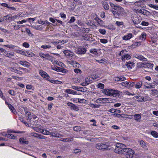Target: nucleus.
Masks as SVG:
<instances>
[{
    "label": "nucleus",
    "instance_id": "nucleus-1",
    "mask_svg": "<svg viewBox=\"0 0 158 158\" xmlns=\"http://www.w3.org/2000/svg\"><path fill=\"white\" fill-rule=\"evenodd\" d=\"M109 4L111 8L110 10L115 18H118L122 15L124 10L122 7L116 5L111 2H110Z\"/></svg>",
    "mask_w": 158,
    "mask_h": 158
},
{
    "label": "nucleus",
    "instance_id": "nucleus-2",
    "mask_svg": "<svg viewBox=\"0 0 158 158\" xmlns=\"http://www.w3.org/2000/svg\"><path fill=\"white\" fill-rule=\"evenodd\" d=\"M102 93L105 95L116 98H118L119 96V91L118 90L112 89H103Z\"/></svg>",
    "mask_w": 158,
    "mask_h": 158
},
{
    "label": "nucleus",
    "instance_id": "nucleus-3",
    "mask_svg": "<svg viewBox=\"0 0 158 158\" xmlns=\"http://www.w3.org/2000/svg\"><path fill=\"white\" fill-rule=\"evenodd\" d=\"M123 151V154L125 155L127 158H135L134 157V154L135 151L134 150L130 148H125Z\"/></svg>",
    "mask_w": 158,
    "mask_h": 158
},
{
    "label": "nucleus",
    "instance_id": "nucleus-4",
    "mask_svg": "<svg viewBox=\"0 0 158 158\" xmlns=\"http://www.w3.org/2000/svg\"><path fill=\"white\" fill-rule=\"evenodd\" d=\"M96 148L97 149L100 150H110V146L102 143L97 144L96 145Z\"/></svg>",
    "mask_w": 158,
    "mask_h": 158
},
{
    "label": "nucleus",
    "instance_id": "nucleus-5",
    "mask_svg": "<svg viewBox=\"0 0 158 158\" xmlns=\"http://www.w3.org/2000/svg\"><path fill=\"white\" fill-rule=\"evenodd\" d=\"M96 102L99 103H110L112 102L110 98H100L97 99Z\"/></svg>",
    "mask_w": 158,
    "mask_h": 158
},
{
    "label": "nucleus",
    "instance_id": "nucleus-6",
    "mask_svg": "<svg viewBox=\"0 0 158 158\" xmlns=\"http://www.w3.org/2000/svg\"><path fill=\"white\" fill-rule=\"evenodd\" d=\"M133 98L135 100L136 99H137V101L139 102H145L147 100V97H144L140 95L135 96Z\"/></svg>",
    "mask_w": 158,
    "mask_h": 158
},
{
    "label": "nucleus",
    "instance_id": "nucleus-7",
    "mask_svg": "<svg viewBox=\"0 0 158 158\" xmlns=\"http://www.w3.org/2000/svg\"><path fill=\"white\" fill-rule=\"evenodd\" d=\"M63 52L66 57L68 58H71L74 55V53L73 52L68 50H65L63 51Z\"/></svg>",
    "mask_w": 158,
    "mask_h": 158
},
{
    "label": "nucleus",
    "instance_id": "nucleus-8",
    "mask_svg": "<svg viewBox=\"0 0 158 158\" xmlns=\"http://www.w3.org/2000/svg\"><path fill=\"white\" fill-rule=\"evenodd\" d=\"M133 57L136 58L140 60L146 61L147 60V59L144 57L143 56L138 54H135L133 55Z\"/></svg>",
    "mask_w": 158,
    "mask_h": 158
},
{
    "label": "nucleus",
    "instance_id": "nucleus-9",
    "mask_svg": "<svg viewBox=\"0 0 158 158\" xmlns=\"http://www.w3.org/2000/svg\"><path fill=\"white\" fill-rule=\"evenodd\" d=\"M86 50L84 47H80L77 48V53L79 54H84L86 53Z\"/></svg>",
    "mask_w": 158,
    "mask_h": 158
},
{
    "label": "nucleus",
    "instance_id": "nucleus-10",
    "mask_svg": "<svg viewBox=\"0 0 158 158\" xmlns=\"http://www.w3.org/2000/svg\"><path fill=\"white\" fill-rule=\"evenodd\" d=\"M131 19L133 23L135 24H138L140 22V18L137 16H133V17L131 18Z\"/></svg>",
    "mask_w": 158,
    "mask_h": 158
},
{
    "label": "nucleus",
    "instance_id": "nucleus-11",
    "mask_svg": "<svg viewBox=\"0 0 158 158\" xmlns=\"http://www.w3.org/2000/svg\"><path fill=\"white\" fill-rule=\"evenodd\" d=\"M40 74L43 77L46 79H49L50 78L49 76L46 72L42 70H40L39 71Z\"/></svg>",
    "mask_w": 158,
    "mask_h": 158
},
{
    "label": "nucleus",
    "instance_id": "nucleus-12",
    "mask_svg": "<svg viewBox=\"0 0 158 158\" xmlns=\"http://www.w3.org/2000/svg\"><path fill=\"white\" fill-rule=\"evenodd\" d=\"M67 105L71 107V108L76 111L79 110L78 107L75 105L73 103L69 102L67 103Z\"/></svg>",
    "mask_w": 158,
    "mask_h": 158
},
{
    "label": "nucleus",
    "instance_id": "nucleus-13",
    "mask_svg": "<svg viewBox=\"0 0 158 158\" xmlns=\"http://www.w3.org/2000/svg\"><path fill=\"white\" fill-rule=\"evenodd\" d=\"M133 37V35L132 33H128L127 35H125L123 37V40H129Z\"/></svg>",
    "mask_w": 158,
    "mask_h": 158
},
{
    "label": "nucleus",
    "instance_id": "nucleus-14",
    "mask_svg": "<svg viewBox=\"0 0 158 158\" xmlns=\"http://www.w3.org/2000/svg\"><path fill=\"white\" fill-rule=\"evenodd\" d=\"M96 77L92 76L91 77H88L85 79V81L88 83V85L91 83L92 80H94L97 78Z\"/></svg>",
    "mask_w": 158,
    "mask_h": 158
},
{
    "label": "nucleus",
    "instance_id": "nucleus-15",
    "mask_svg": "<svg viewBox=\"0 0 158 158\" xmlns=\"http://www.w3.org/2000/svg\"><path fill=\"white\" fill-rule=\"evenodd\" d=\"M124 148H115L114 150V152L116 153H117L118 154H123L124 152L123 150H124Z\"/></svg>",
    "mask_w": 158,
    "mask_h": 158
},
{
    "label": "nucleus",
    "instance_id": "nucleus-16",
    "mask_svg": "<svg viewBox=\"0 0 158 158\" xmlns=\"http://www.w3.org/2000/svg\"><path fill=\"white\" fill-rule=\"evenodd\" d=\"M19 64L27 68H28L30 66L29 64V63L27 61L22 60L20 61L19 62Z\"/></svg>",
    "mask_w": 158,
    "mask_h": 158
},
{
    "label": "nucleus",
    "instance_id": "nucleus-17",
    "mask_svg": "<svg viewBox=\"0 0 158 158\" xmlns=\"http://www.w3.org/2000/svg\"><path fill=\"white\" fill-rule=\"evenodd\" d=\"M131 56L129 54L124 55L122 56L121 59L123 61H125L126 60H129L131 58Z\"/></svg>",
    "mask_w": 158,
    "mask_h": 158
},
{
    "label": "nucleus",
    "instance_id": "nucleus-18",
    "mask_svg": "<svg viewBox=\"0 0 158 158\" xmlns=\"http://www.w3.org/2000/svg\"><path fill=\"white\" fill-rule=\"evenodd\" d=\"M102 6L104 9L106 10H108L109 9L110 7L107 2L105 1L102 2Z\"/></svg>",
    "mask_w": 158,
    "mask_h": 158
},
{
    "label": "nucleus",
    "instance_id": "nucleus-19",
    "mask_svg": "<svg viewBox=\"0 0 158 158\" xmlns=\"http://www.w3.org/2000/svg\"><path fill=\"white\" fill-rule=\"evenodd\" d=\"M126 65L127 66L129 69H131L134 67V63L131 62H129L126 63Z\"/></svg>",
    "mask_w": 158,
    "mask_h": 158
},
{
    "label": "nucleus",
    "instance_id": "nucleus-20",
    "mask_svg": "<svg viewBox=\"0 0 158 158\" xmlns=\"http://www.w3.org/2000/svg\"><path fill=\"white\" fill-rule=\"evenodd\" d=\"M147 36V35L145 33L143 32L142 33L140 36L139 37V39L142 40H144L146 38Z\"/></svg>",
    "mask_w": 158,
    "mask_h": 158
},
{
    "label": "nucleus",
    "instance_id": "nucleus-21",
    "mask_svg": "<svg viewBox=\"0 0 158 158\" xmlns=\"http://www.w3.org/2000/svg\"><path fill=\"white\" fill-rule=\"evenodd\" d=\"M19 141L20 143L22 144H27L28 143V142L27 141L25 140V139L23 138H20Z\"/></svg>",
    "mask_w": 158,
    "mask_h": 158
},
{
    "label": "nucleus",
    "instance_id": "nucleus-22",
    "mask_svg": "<svg viewBox=\"0 0 158 158\" xmlns=\"http://www.w3.org/2000/svg\"><path fill=\"white\" fill-rule=\"evenodd\" d=\"M50 135H51V137H60L61 135L57 133H50Z\"/></svg>",
    "mask_w": 158,
    "mask_h": 158
},
{
    "label": "nucleus",
    "instance_id": "nucleus-23",
    "mask_svg": "<svg viewBox=\"0 0 158 158\" xmlns=\"http://www.w3.org/2000/svg\"><path fill=\"white\" fill-rule=\"evenodd\" d=\"M154 64H152L150 63H147L146 64L145 63V65L144 66V68H148L152 69Z\"/></svg>",
    "mask_w": 158,
    "mask_h": 158
},
{
    "label": "nucleus",
    "instance_id": "nucleus-24",
    "mask_svg": "<svg viewBox=\"0 0 158 158\" xmlns=\"http://www.w3.org/2000/svg\"><path fill=\"white\" fill-rule=\"evenodd\" d=\"M142 82L141 81H140L138 82H137L136 84H135V86L136 89H139L142 86Z\"/></svg>",
    "mask_w": 158,
    "mask_h": 158
},
{
    "label": "nucleus",
    "instance_id": "nucleus-25",
    "mask_svg": "<svg viewBox=\"0 0 158 158\" xmlns=\"http://www.w3.org/2000/svg\"><path fill=\"white\" fill-rule=\"evenodd\" d=\"M150 94L153 96H155L158 94V91L156 89L151 90Z\"/></svg>",
    "mask_w": 158,
    "mask_h": 158
},
{
    "label": "nucleus",
    "instance_id": "nucleus-26",
    "mask_svg": "<svg viewBox=\"0 0 158 158\" xmlns=\"http://www.w3.org/2000/svg\"><path fill=\"white\" fill-rule=\"evenodd\" d=\"M52 69L57 72H60L62 70V68L57 66H54L52 68Z\"/></svg>",
    "mask_w": 158,
    "mask_h": 158
},
{
    "label": "nucleus",
    "instance_id": "nucleus-27",
    "mask_svg": "<svg viewBox=\"0 0 158 158\" xmlns=\"http://www.w3.org/2000/svg\"><path fill=\"white\" fill-rule=\"evenodd\" d=\"M126 79V78L125 77L122 76H120L116 77L115 80L117 81H122L125 80Z\"/></svg>",
    "mask_w": 158,
    "mask_h": 158
},
{
    "label": "nucleus",
    "instance_id": "nucleus-28",
    "mask_svg": "<svg viewBox=\"0 0 158 158\" xmlns=\"http://www.w3.org/2000/svg\"><path fill=\"white\" fill-rule=\"evenodd\" d=\"M125 145L122 143H118L116 144V147L117 148H124Z\"/></svg>",
    "mask_w": 158,
    "mask_h": 158
},
{
    "label": "nucleus",
    "instance_id": "nucleus-29",
    "mask_svg": "<svg viewBox=\"0 0 158 158\" xmlns=\"http://www.w3.org/2000/svg\"><path fill=\"white\" fill-rule=\"evenodd\" d=\"M8 107L12 112L14 113L16 112V110L14 107L11 104H8Z\"/></svg>",
    "mask_w": 158,
    "mask_h": 158
},
{
    "label": "nucleus",
    "instance_id": "nucleus-30",
    "mask_svg": "<svg viewBox=\"0 0 158 158\" xmlns=\"http://www.w3.org/2000/svg\"><path fill=\"white\" fill-rule=\"evenodd\" d=\"M73 139L72 138H66L65 139L61 138L60 139V140L63 142H69L72 141Z\"/></svg>",
    "mask_w": 158,
    "mask_h": 158
},
{
    "label": "nucleus",
    "instance_id": "nucleus-31",
    "mask_svg": "<svg viewBox=\"0 0 158 158\" xmlns=\"http://www.w3.org/2000/svg\"><path fill=\"white\" fill-rule=\"evenodd\" d=\"M151 134L154 137L156 138L158 137V133L155 131H152Z\"/></svg>",
    "mask_w": 158,
    "mask_h": 158
},
{
    "label": "nucleus",
    "instance_id": "nucleus-32",
    "mask_svg": "<svg viewBox=\"0 0 158 158\" xmlns=\"http://www.w3.org/2000/svg\"><path fill=\"white\" fill-rule=\"evenodd\" d=\"M25 52L26 53V55L25 56L29 57H31L34 56V54L32 52L29 51H27Z\"/></svg>",
    "mask_w": 158,
    "mask_h": 158
},
{
    "label": "nucleus",
    "instance_id": "nucleus-33",
    "mask_svg": "<svg viewBox=\"0 0 158 158\" xmlns=\"http://www.w3.org/2000/svg\"><path fill=\"white\" fill-rule=\"evenodd\" d=\"M49 81L51 83H56L60 84V83H61V82L60 81H58L56 80H49Z\"/></svg>",
    "mask_w": 158,
    "mask_h": 158
},
{
    "label": "nucleus",
    "instance_id": "nucleus-34",
    "mask_svg": "<svg viewBox=\"0 0 158 158\" xmlns=\"http://www.w3.org/2000/svg\"><path fill=\"white\" fill-rule=\"evenodd\" d=\"M72 88L73 89L81 91H82V90H81V89H82L83 88L81 87H78L75 86H72Z\"/></svg>",
    "mask_w": 158,
    "mask_h": 158
},
{
    "label": "nucleus",
    "instance_id": "nucleus-35",
    "mask_svg": "<svg viewBox=\"0 0 158 158\" xmlns=\"http://www.w3.org/2000/svg\"><path fill=\"white\" fill-rule=\"evenodd\" d=\"M95 20L100 25H102L103 23V21L98 18H96L95 19Z\"/></svg>",
    "mask_w": 158,
    "mask_h": 158
},
{
    "label": "nucleus",
    "instance_id": "nucleus-36",
    "mask_svg": "<svg viewBox=\"0 0 158 158\" xmlns=\"http://www.w3.org/2000/svg\"><path fill=\"white\" fill-rule=\"evenodd\" d=\"M41 48L44 49H49L51 48V45H49L44 44L41 46Z\"/></svg>",
    "mask_w": 158,
    "mask_h": 158
},
{
    "label": "nucleus",
    "instance_id": "nucleus-37",
    "mask_svg": "<svg viewBox=\"0 0 158 158\" xmlns=\"http://www.w3.org/2000/svg\"><path fill=\"white\" fill-rule=\"evenodd\" d=\"M27 118V120H30L32 118L31 114L30 112H29L26 114Z\"/></svg>",
    "mask_w": 158,
    "mask_h": 158
},
{
    "label": "nucleus",
    "instance_id": "nucleus-38",
    "mask_svg": "<svg viewBox=\"0 0 158 158\" xmlns=\"http://www.w3.org/2000/svg\"><path fill=\"white\" fill-rule=\"evenodd\" d=\"M148 6L151 8H153L155 10H158V6L154 5L152 4H149L148 5Z\"/></svg>",
    "mask_w": 158,
    "mask_h": 158
},
{
    "label": "nucleus",
    "instance_id": "nucleus-39",
    "mask_svg": "<svg viewBox=\"0 0 158 158\" xmlns=\"http://www.w3.org/2000/svg\"><path fill=\"white\" fill-rule=\"evenodd\" d=\"M90 52L96 55H97L98 53L97 52V50L95 49H92L90 50Z\"/></svg>",
    "mask_w": 158,
    "mask_h": 158
},
{
    "label": "nucleus",
    "instance_id": "nucleus-40",
    "mask_svg": "<svg viewBox=\"0 0 158 158\" xmlns=\"http://www.w3.org/2000/svg\"><path fill=\"white\" fill-rule=\"evenodd\" d=\"M3 46H5V47L8 48H9L10 49H14L16 47L15 46L13 45L12 44H10V45H4Z\"/></svg>",
    "mask_w": 158,
    "mask_h": 158
},
{
    "label": "nucleus",
    "instance_id": "nucleus-41",
    "mask_svg": "<svg viewBox=\"0 0 158 158\" xmlns=\"http://www.w3.org/2000/svg\"><path fill=\"white\" fill-rule=\"evenodd\" d=\"M19 119L21 122L23 123L24 124H25L26 126H27V125H29V124H28V123H27L25 121H24V118H23L22 117H19Z\"/></svg>",
    "mask_w": 158,
    "mask_h": 158
},
{
    "label": "nucleus",
    "instance_id": "nucleus-42",
    "mask_svg": "<svg viewBox=\"0 0 158 158\" xmlns=\"http://www.w3.org/2000/svg\"><path fill=\"white\" fill-rule=\"evenodd\" d=\"M146 10H145L144 9H140L138 11V12L139 13H141V14H143V15H145L146 14V12L145 11H146Z\"/></svg>",
    "mask_w": 158,
    "mask_h": 158
},
{
    "label": "nucleus",
    "instance_id": "nucleus-43",
    "mask_svg": "<svg viewBox=\"0 0 158 158\" xmlns=\"http://www.w3.org/2000/svg\"><path fill=\"white\" fill-rule=\"evenodd\" d=\"M16 52L20 54L23 55L25 56V55H26V53L22 50H18L16 51Z\"/></svg>",
    "mask_w": 158,
    "mask_h": 158
},
{
    "label": "nucleus",
    "instance_id": "nucleus-44",
    "mask_svg": "<svg viewBox=\"0 0 158 158\" xmlns=\"http://www.w3.org/2000/svg\"><path fill=\"white\" fill-rule=\"evenodd\" d=\"M97 87L98 88H100L101 89H103L104 88V85L102 83H99L97 85Z\"/></svg>",
    "mask_w": 158,
    "mask_h": 158
},
{
    "label": "nucleus",
    "instance_id": "nucleus-45",
    "mask_svg": "<svg viewBox=\"0 0 158 158\" xmlns=\"http://www.w3.org/2000/svg\"><path fill=\"white\" fill-rule=\"evenodd\" d=\"M135 118L136 120L138 121L141 118V116L139 114H135Z\"/></svg>",
    "mask_w": 158,
    "mask_h": 158
},
{
    "label": "nucleus",
    "instance_id": "nucleus-46",
    "mask_svg": "<svg viewBox=\"0 0 158 158\" xmlns=\"http://www.w3.org/2000/svg\"><path fill=\"white\" fill-rule=\"evenodd\" d=\"M151 39L152 42L153 43H156L157 40V37L156 36H153V37H151Z\"/></svg>",
    "mask_w": 158,
    "mask_h": 158
},
{
    "label": "nucleus",
    "instance_id": "nucleus-47",
    "mask_svg": "<svg viewBox=\"0 0 158 158\" xmlns=\"http://www.w3.org/2000/svg\"><path fill=\"white\" fill-rule=\"evenodd\" d=\"M73 129L74 131H78L81 130V127L80 126H76L74 127Z\"/></svg>",
    "mask_w": 158,
    "mask_h": 158
},
{
    "label": "nucleus",
    "instance_id": "nucleus-48",
    "mask_svg": "<svg viewBox=\"0 0 158 158\" xmlns=\"http://www.w3.org/2000/svg\"><path fill=\"white\" fill-rule=\"evenodd\" d=\"M59 41L60 42V45H62L63 44H64L65 43H67L68 42V40H59Z\"/></svg>",
    "mask_w": 158,
    "mask_h": 158
},
{
    "label": "nucleus",
    "instance_id": "nucleus-49",
    "mask_svg": "<svg viewBox=\"0 0 158 158\" xmlns=\"http://www.w3.org/2000/svg\"><path fill=\"white\" fill-rule=\"evenodd\" d=\"M8 93L12 96H15V92L12 89L9 90Z\"/></svg>",
    "mask_w": 158,
    "mask_h": 158
},
{
    "label": "nucleus",
    "instance_id": "nucleus-50",
    "mask_svg": "<svg viewBox=\"0 0 158 158\" xmlns=\"http://www.w3.org/2000/svg\"><path fill=\"white\" fill-rule=\"evenodd\" d=\"M128 82L124 81L121 83V84L122 86L128 87Z\"/></svg>",
    "mask_w": 158,
    "mask_h": 158
},
{
    "label": "nucleus",
    "instance_id": "nucleus-51",
    "mask_svg": "<svg viewBox=\"0 0 158 158\" xmlns=\"http://www.w3.org/2000/svg\"><path fill=\"white\" fill-rule=\"evenodd\" d=\"M73 66L74 67H76L77 68H79L81 67V65L80 64H79L78 63L76 62L75 61V63H74V64H73Z\"/></svg>",
    "mask_w": 158,
    "mask_h": 158
},
{
    "label": "nucleus",
    "instance_id": "nucleus-52",
    "mask_svg": "<svg viewBox=\"0 0 158 158\" xmlns=\"http://www.w3.org/2000/svg\"><path fill=\"white\" fill-rule=\"evenodd\" d=\"M116 25L118 27L120 26L123 25V22L116 21L115 23Z\"/></svg>",
    "mask_w": 158,
    "mask_h": 158
},
{
    "label": "nucleus",
    "instance_id": "nucleus-53",
    "mask_svg": "<svg viewBox=\"0 0 158 158\" xmlns=\"http://www.w3.org/2000/svg\"><path fill=\"white\" fill-rule=\"evenodd\" d=\"M99 31L101 34L103 35H104L106 33V31L104 29H100L99 30Z\"/></svg>",
    "mask_w": 158,
    "mask_h": 158
},
{
    "label": "nucleus",
    "instance_id": "nucleus-54",
    "mask_svg": "<svg viewBox=\"0 0 158 158\" xmlns=\"http://www.w3.org/2000/svg\"><path fill=\"white\" fill-rule=\"evenodd\" d=\"M26 32L30 36H33V35L31 33L30 30L28 28H26Z\"/></svg>",
    "mask_w": 158,
    "mask_h": 158
},
{
    "label": "nucleus",
    "instance_id": "nucleus-55",
    "mask_svg": "<svg viewBox=\"0 0 158 158\" xmlns=\"http://www.w3.org/2000/svg\"><path fill=\"white\" fill-rule=\"evenodd\" d=\"M77 101L80 103H85L86 101V100L85 99H80L78 98L77 99Z\"/></svg>",
    "mask_w": 158,
    "mask_h": 158
},
{
    "label": "nucleus",
    "instance_id": "nucleus-56",
    "mask_svg": "<svg viewBox=\"0 0 158 158\" xmlns=\"http://www.w3.org/2000/svg\"><path fill=\"white\" fill-rule=\"evenodd\" d=\"M128 87H131L135 85V83L134 82H128Z\"/></svg>",
    "mask_w": 158,
    "mask_h": 158
},
{
    "label": "nucleus",
    "instance_id": "nucleus-57",
    "mask_svg": "<svg viewBox=\"0 0 158 158\" xmlns=\"http://www.w3.org/2000/svg\"><path fill=\"white\" fill-rule=\"evenodd\" d=\"M23 46L26 48H28L29 47V44L27 42H24L23 44Z\"/></svg>",
    "mask_w": 158,
    "mask_h": 158
},
{
    "label": "nucleus",
    "instance_id": "nucleus-58",
    "mask_svg": "<svg viewBox=\"0 0 158 158\" xmlns=\"http://www.w3.org/2000/svg\"><path fill=\"white\" fill-rule=\"evenodd\" d=\"M75 20V18L74 17H72L70 19L68 23H71L74 22Z\"/></svg>",
    "mask_w": 158,
    "mask_h": 158
},
{
    "label": "nucleus",
    "instance_id": "nucleus-59",
    "mask_svg": "<svg viewBox=\"0 0 158 158\" xmlns=\"http://www.w3.org/2000/svg\"><path fill=\"white\" fill-rule=\"evenodd\" d=\"M74 71L76 73H79L81 74V71L77 68L75 69H74Z\"/></svg>",
    "mask_w": 158,
    "mask_h": 158
},
{
    "label": "nucleus",
    "instance_id": "nucleus-60",
    "mask_svg": "<svg viewBox=\"0 0 158 158\" xmlns=\"http://www.w3.org/2000/svg\"><path fill=\"white\" fill-rule=\"evenodd\" d=\"M4 18L5 19L8 20H10L12 19L10 15L5 16L4 17Z\"/></svg>",
    "mask_w": 158,
    "mask_h": 158
},
{
    "label": "nucleus",
    "instance_id": "nucleus-61",
    "mask_svg": "<svg viewBox=\"0 0 158 158\" xmlns=\"http://www.w3.org/2000/svg\"><path fill=\"white\" fill-rule=\"evenodd\" d=\"M145 65V63H137V66L139 68H141L143 66L144 67V66L143 65Z\"/></svg>",
    "mask_w": 158,
    "mask_h": 158
},
{
    "label": "nucleus",
    "instance_id": "nucleus-62",
    "mask_svg": "<svg viewBox=\"0 0 158 158\" xmlns=\"http://www.w3.org/2000/svg\"><path fill=\"white\" fill-rule=\"evenodd\" d=\"M14 54L12 53H8L7 52L6 53V55H5V56L6 57L9 58L10 57V56H14Z\"/></svg>",
    "mask_w": 158,
    "mask_h": 158
},
{
    "label": "nucleus",
    "instance_id": "nucleus-63",
    "mask_svg": "<svg viewBox=\"0 0 158 158\" xmlns=\"http://www.w3.org/2000/svg\"><path fill=\"white\" fill-rule=\"evenodd\" d=\"M141 24L143 26H148L149 25V23L144 21H142Z\"/></svg>",
    "mask_w": 158,
    "mask_h": 158
},
{
    "label": "nucleus",
    "instance_id": "nucleus-64",
    "mask_svg": "<svg viewBox=\"0 0 158 158\" xmlns=\"http://www.w3.org/2000/svg\"><path fill=\"white\" fill-rule=\"evenodd\" d=\"M100 42L103 44H106L107 43V40L106 39H100Z\"/></svg>",
    "mask_w": 158,
    "mask_h": 158
}]
</instances>
